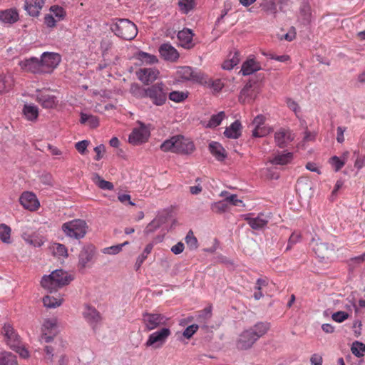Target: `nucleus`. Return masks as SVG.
<instances>
[{"instance_id": "bf43d9fd", "label": "nucleus", "mask_w": 365, "mask_h": 365, "mask_svg": "<svg viewBox=\"0 0 365 365\" xmlns=\"http://www.w3.org/2000/svg\"><path fill=\"white\" fill-rule=\"evenodd\" d=\"M225 200H226L227 203H230V205H235V206H245L243 204V202L237 198V195L235 194H232L229 196H226Z\"/></svg>"}, {"instance_id": "a19ab883", "label": "nucleus", "mask_w": 365, "mask_h": 365, "mask_svg": "<svg viewBox=\"0 0 365 365\" xmlns=\"http://www.w3.org/2000/svg\"><path fill=\"white\" fill-rule=\"evenodd\" d=\"M93 180L102 190H111L113 189V183L103 180L98 173L93 174Z\"/></svg>"}, {"instance_id": "0e129e2a", "label": "nucleus", "mask_w": 365, "mask_h": 365, "mask_svg": "<svg viewBox=\"0 0 365 365\" xmlns=\"http://www.w3.org/2000/svg\"><path fill=\"white\" fill-rule=\"evenodd\" d=\"M331 163L334 167L336 171H339L344 165V162L342 161L339 157L333 156L331 158Z\"/></svg>"}, {"instance_id": "dca6fc26", "label": "nucleus", "mask_w": 365, "mask_h": 365, "mask_svg": "<svg viewBox=\"0 0 365 365\" xmlns=\"http://www.w3.org/2000/svg\"><path fill=\"white\" fill-rule=\"evenodd\" d=\"M159 71L151 68H140L136 71L138 78L144 84L149 85L154 82L158 77Z\"/></svg>"}, {"instance_id": "5701e85b", "label": "nucleus", "mask_w": 365, "mask_h": 365, "mask_svg": "<svg viewBox=\"0 0 365 365\" xmlns=\"http://www.w3.org/2000/svg\"><path fill=\"white\" fill-rule=\"evenodd\" d=\"M19 19V12L15 8L0 11V21L4 24H13L18 21Z\"/></svg>"}, {"instance_id": "393cba45", "label": "nucleus", "mask_w": 365, "mask_h": 365, "mask_svg": "<svg viewBox=\"0 0 365 365\" xmlns=\"http://www.w3.org/2000/svg\"><path fill=\"white\" fill-rule=\"evenodd\" d=\"M265 121V117L263 115H257L253 121L252 124L255 125V128L252 130V136L255 138H260L267 135V130L264 127H262Z\"/></svg>"}, {"instance_id": "bb28decb", "label": "nucleus", "mask_w": 365, "mask_h": 365, "mask_svg": "<svg viewBox=\"0 0 365 365\" xmlns=\"http://www.w3.org/2000/svg\"><path fill=\"white\" fill-rule=\"evenodd\" d=\"M260 69L259 62L256 61L254 58H248L242 63L240 72L243 76H249Z\"/></svg>"}, {"instance_id": "e433bc0d", "label": "nucleus", "mask_w": 365, "mask_h": 365, "mask_svg": "<svg viewBox=\"0 0 365 365\" xmlns=\"http://www.w3.org/2000/svg\"><path fill=\"white\" fill-rule=\"evenodd\" d=\"M80 123L85 124L88 123L91 128H96L99 125V120L97 116L81 113Z\"/></svg>"}, {"instance_id": "4be33fe9", "label": "nucleus", "mask_w": 365, "mask_h": 365, "mask_svg": "<svg viewBox=\"0 0 365 365\" xmlns=\"http://www.w3.org/2000/svg\"><path fill=\"white\" fill-rule=\"evenodd\" d=\"M193 36L194 34L191 29L185 28L178 32V38L183 48H190L194 46L192 43Z\"/></svg>"}, {"instance_id": "7c9ffc66", "label": "nucleus", "mask_w": 365, "mask_h": 365, "mask_svg": "<svg viewBox=\"0 0 365 365\" xmlns=\"http://www.w3.org/2000/svg\"><path fill=\"white\" fill-rule=\"evenodd\" d=\"M293 160V153L287 152L286 153H278L269 160V163L274 165H285L290 163Z\"/></svg>"}, {"instance_id": "774afa93", "label": "nucleus", "mask_w": 365, "mask_h": 365, "mask_svg": "<svg viewBox=\"0 0 365 365\" xmlns=\"http://www.w3.org/2000/svg\"><path fill=\"white\" fill-rule=\"evenodd\" d=\"M322 356L317 354H314L310 358L312 365H322Z\"/></svg>"}, {"instance_id": "e2e57ef3", "label": "nucleus", "mask_w": 365, "mask_h": 365, "mask_svg": "<svg viewBox=\"0 0 365 365\" xmlns=\"http://www.w3.org/2000/svg\"><path fill=\"white\" fill-rule=\"evenodd\" d=\"M88 145L89 141L87 140H83L76 143L75 145V148L81 154H85L86 151L87 150V147Z\"/></svg>"}, {"instance_id": "9d476101", "label": "nucleus", "mask_w": 365, "mask_h": 365, "mask_svg": "<svg viewBox=\"0 0 365 365\" xmlns=\"http://www.w3.org/2000/svg\"><path fill=\"white\" fill-rule=\"evenodd\" d=\"M259 79H254L253 78H250L244 88L240 91L239 101L245 103L247 98L254 99L259 93Z\"/></svg>"}, {"instance_id": "412c9836", "label": "nucleus", "mask_w": 365, "mask_h": 365, "mask_svg": "<svg viewBox=\"0 0 365 365\" xmlns=\"http://www.w3.org/2000/svg\"><path fill=\"white\" fill-rule=\"evenodd\" d=\"M160 56L166 61L175 62L179 58L178 51L169 43H163L159 47Z\"/></svg>"}, {"instance_id": "f257e3e1", "label": "nucleus", "mask_w": 365, "mask_h": 365, "mask_svg": "<svg viewBox=\"0 0 365 365\" xmlns=\"http://www.w3.org/2000/svg\"><path fill=\"white\" fill-rule=\"evenodd\" d=\"M269 328L268 323L259 322L253 327L243 331L239 336L236 342L239 350H247L257 341L259 338L264 335Z\"/></svg>"}, {"instance_id": "a211bd4d", "label": "nucleus", "mask_w": 365, "mask_h": 365, "mask_svg": "<svg viewBox=\"0 0 365 365\" xmlns=\"http://www.w3.org/2000/svg\"><path fill=\"white\" fill-rule=\"evenodd\" d=\"M45 2L46 0H25L24 9L29 16L37 17L40 15Z\"/></svg>"}, {"instance_id": "ddd939ff", "label": "nucleus", "mask_w": 365, "mask_h": 365, "mask_svg": "<svg viewBox=\"0 0 365 365\" xmlns=\"http://www.w3.org/2000/svg\"><path fill=\"white\" fill-rule=\"evenodd\" d=\"M41 340L46 343L51 342L57 334L56 319H46L41 327Z\"/></svg>"}, {"instance_id": "338daca9", "label": "nucleus", "mask_w": 365, "mask_h": 365, "mask_svg": "<svg viewBox=\"0 0 365 365\" xmlns=\"http://www.w3.org/2000/svg\"><path fill=\"white\" fill-rule=\"evenodd\" d=\"M184 248V244L182 242H179L171 247V252L175 255H179L183 252Z\"/></svg>"}, {"instance_id": "de8ad7c7", "label": "nucleus", "mask_w": 365, "mask_h": 365, "mask_svg": "<svg viewBox=\"0 0 365 365\" xmlns=\"http://www.w3.org/2000/svg\"><path fill=\"white\" fill-rule=\"evenodd\" d=\"M138 58L148 64H154L158 62V58L155 55L144 51H139L138 53Z\"/></svg>"}, {"instance_id": "13d9d810", "label": "nucleus", "mask_w": 365, "mask_h": 365, "mask_svg": "<svg viewBox=\"0 0 365 365\" xmlns=\"http://www.w3.org/2000/svg\"><path fill=\"white\" fill-rule=\"evenodd\" d=\"M348 317L349 314L344 311L334 312L331 316L332 319L339 323L343 322L344 320L348 319Z\"/></svg>"}, {"instance_id": "603ef678", "label": "nucleus", "mask_w": 365, "mask_h": 365, "mask_svg": "<svg viewBox=\"0 0 365 365\" xmlns=\"http://www.w3.org/2000/svg\"><path fill=\"white\" fill-rule=\"evenodd\" d=\"M185 240L190 250H195L198 247L197 240L194 236L192 231L190 230L187 232Z\"/></svg>"}, {"instance_id": "37998d69", "label": "nucleus", "mask_w": 365, "mask_h": 365, "mask_svg": "<svg viewBox=\"0 0 365 365\" xmlns=\"http://www.w3.org/2000/svg\"><path fill=\"white\" fill-rule=\"evenodd\" d=\"M130 93L137 98H145L146 88L140 86L138 83H133L130 85Z\"/></svg>"}, {"instance_id": "8fccbe9b", "label": "nucleus", "mask_w": 365, "mask_h": 365, "mask_svg": "<svg viewBox=\"0 0 365 365\" xmlns=\"http://www.w3.org/2000/svg\"><path fill=\"white\" fill-rule=\"evenodd\" d=\"M43 303L48 308H56L61 305L62 300H58L53 297L46 295L43 298Z\"/></svg>"}, {"instance_id": "69168bd1", "label": "nucleus", "mask_w": 365, "mask_h": 365, "mask_svg": "<svg viewBox=\"0 0 365 365\" xmlns=\"http://www.w3.org/2000/svg\"><path fill=\"white\" fill-rule=\"evenodd\" d=\"M94 151L96 153L94 159L96 160H100L103 158V154L106 152V147L103 144H101L94 148Z\"/></svg>"}, {"instance_id": "1a4fd4ad", "label": "nucleus", "mask_w": 365, "mask_h": 365, "mask_svg": "<svg viewBox=\"0 0 365 365\" xmlns=\"http://www.w3.org/2000/svg\"><path fill=\"white\" fill-rule=\"evenodd\" d=\"M177 74L179 78L184 81H190L199 83L200 84L208 83L207 81L205 78L204 75L201 72L197 71L190 66H182L179 68L177 71Z\"/></svg>"}, {"instance_id": "864d4df0", "label": "nucleus", "mask_w": 365, "mask_h": 365, "mask_svg": "<svg viewBox=\"0 0 365 365\" xmlns=\"http://www.w3.org/2000/svg\"><path fill=\"white\" fill-rule=\"evenodd\" d=\"M128 244V242L126 241L122 244L113 245V246H111L109 247H106L103 249V252L104 254H108V255H116L122 250V248L123 246H125Z\"/></svg>"}, {"instance_id": "7ed1b4c3", "label": "nucleus", "mask_w": 365, "mask_h": 365, "mask_svg": "<svg viewBox=\"0 0 365 365\" xmlns=\"http://www.w3.org/2000/svg\"><path fill=\"white\" fill-rule=\"evenodd\" d=\"M110 29L118 37L127 41L133 39L138 34L136 25L127 19H116Z\"/></svg>"}, {"instance_id": "c756f323", "label": "nucleus", "mask_w": 365, "mask_h": 365, "mask_svg": "<svg viewBox=\"0 0 365 365\" xmlns=\"http://www.w3.org/2000/svg\"><path fill=\"white\" fill-rule=\"evenodd\" d=\"M241 129L242 124L240 120H237L225 128L224 135L227 138L237 139L241 136Z\"/></svg>"}, {"instance_id": "a18cd8bd", "label": "nucleus", "mask_w": 365, "mask_h": 365, "mask_svg": "<svg viewBox=\"0 0 365 365\" xmlns=\"http://www.w3.org/2000/svg\"><path fill=\"white\" fill-rule=\"evenodd\" d=\"M352 354L356 357H361L365 354V344L359 341L353 342L351 348Z\"/></svg>"}, {"instance_id": "0eeeda50", "label": "nucleus", "mask_w": 365, "mask_h": 365, "mask_svg": "<svg viewBox=\"0 0 365 365\" xmlns=\"http://www.w3.org/2000/svg\"><path fill=\"white\" fill-rule=\"evenodd\" d=\"M171 334L169 328L163 327L148 336V339L145 344L146 347L152 346L155 349H159L163 346L167 339Z\"/></svg>"}, {"instance_id": "a878e982", "label": "nucleus", "mask_w": 365, "mask_h": 365, "mask_svg": "<svg viewBox=\"0 0 365 365\" xmlns=\"http://www.w3.org/2000/svg\"><path fill=\"white\" fill-rule=\"evenodd\" d=\"M209 150L218 161H224L227 157L225 149L218 142H211L209 144Z\"/></svg>"}, {"instance_id": "473e14b6", "label": "nucleus", "mask_w": 365, "mask_h": 365, "mask_svg": "<svg viewBox=\"0 0 365 365\" xmlns=\"http://www.w3.org/2000/svg\"><path fill=\"white\" fill-rule=\"evenodd\" d=\"M264 215L260 213L256 217H246L245 220L247 222L248 225L253 230H261L267 226L268 223V220L262 217Z\"/></svg>"}, {"instance_id": "6e6552de", "label": "nucleus", "mask_w": 365, "mask_h": 365, "mask_svg": "<svg viewBox=\"0 0 365 365\" xmlns=\"http://www.w3.org/2000/svg\"><path fill=\"white\" fill-rule=\"evenodd\" d=\"M43 74L51 73L61 61V56L54 52H43L40 58Z\"/></svg>"}, {"instance_id": "2eb2a0df", "label": "nucleus", "mask_w": 365, "mask_h": 365, "mask_svg": "<svg viewBox=\"0 0 365 365\" xmlns=\"http://www.w3.org/2000/svg\"><path fill=\"white\" fill-rule=\"evenodd\" d=\"M96 248L91 244L85 245L78 255V267L79 269L86 268L87 264L91 262L95 255Z\"/></svg>"}, {"instance_id": "4c0bfd02", "label": "nucleus", "mask_w": 365, "mask_h": 365, "mask_svg": "<svg viewBox=\"0 0 365 365\" xmlns=\"http://www.w3.org/2000/svg\"><path fill=\"white\" fill-rule=\"evenodd\" d=\"M226 115L224 111H220L217 114L211 115L210 120L205 125V128H214L220 125L222 120L225 118Z\"/></svg>"}, {"instance_id": "4d7b16f0", "label": "nucleus", "mask_w": 365, "mask_h": 365, "mask_svg": "<svg viewBox=\"0 0 365 365\" xmlns=\"http://www.w3.org/2000/svg\"><path fill=\"white\" fill-rule=\"evenodd\" d=\"M53 253L59 257H67V248L62 244L57 243L53 247Z\"/></svg>"}, {"instance_id": "423d86ee", "label": "nucleus", "mask_w": 365, "mask_h": 365, "mask_svg": "<svg viewBox=\"0 0 365 365\" xmlns=\"http://www.w3.org/2000/svg\"><path fill=\"white\" fill-rule=\"evenodd\" d=\"M142 320L148 331L153 330L161 326L166 325L168 318L161 314L144 312Z\"/></svg>"}, {"instance_id": "c9c22d12", "label": "nucleus", "mask_w": 365, "mask_h": 365, "mask_svg": "<svg viewBox=\"0 0 365 365\" xmlns=\"http://www.w3.org/2000/svg\"><path fill=\"white\" fill-rule=\"evenodd\" d=\"M0 365H18L16 356L8 351L1 352Z\"/></svg>"}, {"instance_id": "4468645a", "label": "nucleus", "mask_w": 365, "mask_h": 365, "mask_svg": "<svg viewBox=\"0 0 365 365\" xmlns=\"http://www.w3.org/2000/svg\"><path fill=\"white\" fill-rule=\"evenodd\" d=\"M2 333L6 339V344L11 349L20 347V344H21L20 336L15 331L11 325L5 324L2 327Z\"/></svg>"}, {"instance_id": "aec40b11", "label": "nucleus", "mask_w": 365, "mask_h": 365, "mask_svg": "<svg viewBox=\"0 0 365 365\" xmlns=\"http://www.w3.org/2000/svg\"><path fill=\"white\" fill-rule=\"evenodd\" d=\"M83 316L93 329L101 319L99 312L95 307L88 304L85 305Z\"/></svg>"}, {"instance_id": "3c124183", "label": "nucleus", "mask_w": 365, "mask_h": 365, "mask_svg": "<svg viewBox=\"0 0 365 365\" xmlns=\"http://www.w3.org/2000/svg\"><path fill=\"white\" fill-rule=\"evenodd\" d=\"M46 276L47 275H44L42 277L41 281V286L43 288L48 289L50 291V292H52L53 291H56L57 289H58L59 287H57L56 282H55L53 278L51 279V280H49V279H48V278H46Z\"/></svg>"}, {"instance_id": "79ce46f5", "label": "nucleus", "mask_w": 365, "mask_h": 365, "mask_svg": "<svg viewBox=\"0 0 365 365\" xmlns=\"http://www.w3.org/2000/svg\"><path fill=\"white\" fill-rule=\"evenodd\" d=\"M172 217V210L171 209H164L163 210L159 212L157 216L154 218L157 222H158L159 225L161 227L163 225L166 223Z\"/></svg>"}, {"instance_id": "f8f14e48", "label": "nucleus", "mask_w": 365, "mask_h": 365, "mask_svg": "<svg viewBox=\"0 0 365 365\" xmlns=\"http://www.w3.org/2000/svg\"><path fill=\"white\" fill-rule=\"evenodd\" d=\"M19 66L21 69L26 72L31 73L34 74H43L41 60L36 57H30L24 58L19 61Z\"/></svg>"}, {"instance_id": "58836bf2", "label": "nucleus", "mask_w": 365, "mask_h": 365, "mask_svg": "<svg viewBox=\"0 0 365 365\" xmlns=\"http://www.w3.org/2000/svg\"><path fill=\"white\" fill-rule=\"evenodd\" d=\"M13 84L14 81L11 76H0V94L8 92L11 89Z\"/></svg>"}, {"instance_id": "f03ea898", "label": "nucleus", "mask_w": 365, "mask_h": 365, "mask_svg": "<svg viewBox=\"0 0 365 365\" xmlns=\"http://www.w3.org/2000/svg\"><path fill=\"white\" fill-rule=\"evenodd\" d=\"M160 150L163 152L190 155L195 150V146L190 139L185 138L181 135H178L165 140L160 145Z\"/></svg>"}, {"instance_id": "f3484780", "label": "nucleus", "mask_w": 365, "mask_h": 365, "mask_svg": "<svg viewBox=\"0 0 365 365\" xmlns=\"http://www.w3.org/2000/svg\"><path fill=\"white\" fill-rule=\"evenodd\" d=\"M21 205L26 209L34 211L40 206L35 194L31 192H24L19 197Z\"/></svg>"}, {"instance_id": "680f3d73", "label": "nucleus", "mask_w": 365, "mask_h": 365, "mask_svg": "<svg viewBox=\"0 0 365 365\" xmlns=\"http://www.w3.org/2000/svg\"><path fill=\"white\" fill-rule=\"evenodd\" d=\"M50 11L53 13L56 17L59 19H63L66 16V11L63 7L59 6H52L50 8Z\"/></svg>"}, {"instance_id": "9b49d317", "label": "nucleus", "mask_w": 365, "mask_h": 365, "mask_svg": "<svg viewBox=\"0 0 365 365\" xmlns=\"http://www.w3.org/2000/svg\"><path fill=\"white\" fill-rule=\"evenodd\" d=\"M140 128H134L128 137V142L134 145L145 143L150 136V132L144 123L140 122Z\"/></svg>"}, {"instance_id": "09e8293b", "label": "nucleus", "mask_w": 365, "mask_h": 365, "mask_svg": "<svg viewBox=\"0 0 365 365\" xmlns=\"http://www.w3.org/2000/svg\"><path fill=\"white\" fill-rule=\"evenodd\" d=\"M188 97L187 92L175 91L169 93V99L175 103H180Z\"/></svg>"}, {"instance_id": "2f4dec72", "label": "nucleus", "mask_w": 365, "mask_h": 365, "mask_svg": "<svg viewBox=\"0 0 365 365\" xmlns=\"http://www.w3.org/2000/svg\"><path fill=\"white\" fill-rule=\"evenodd\" d=\"M299 19L302 24L307 26L312 21L311 6L307 2H303L299 9Z\"/></svg>"}, {"instance_id": "6e6d98bb", "label": "nucleus", "mask_w": 365, "mask_h": 365, "mask_svg": "<svg viewBox=\"0 0 365 365\" xmlns=\"http://www.w3.org/2000/svg\"><path fill=\"white\" fill-rule=\"evenodd\" d=\"M200 325L199 324H192L188 326L182 332V335L186 339H190L193 334L198 330Z\"/></svg>"}, {"instance_id": "f704fd0d", "label": "nucleus", "mask_w": 365, "mask_h": 365, "mask_svg": "<svg viewBox=\"0 0 365 365\" xmlns=\"http://www.w3.org/2000/svg\"><path fill=\"white\" fill-rule=\"evenodd\" d=\"M274 140L278 147L284 148L292 139L289 135H287L285 130L280 129L274 133Z\"/></svg>"}, {"instance_id": "49530a36", "label": "nucleus", "mask_w": 365, "mask_h": 365, "mask_svg": "<svg viewBox=\"0 0 365 365\" xmlns=\"http://www.w3.org/2000/svg\"><path fill=\"white\" fill-rule=\"evenodd\" d=\"M228 208L229 205L225 199L223 200L214 202L211 205L212 210L217 214H222L227 212L228 210Z\"/></svg>"}, {"instance_id": "72a5a7b5", "label": "nucleus", "mask_w": 365, "mask_h": 365, "mask_svg": "<svg viewBox=\"0 0 365 365\" xmlns=\"http://www.w3.org/2000/svg\"><path fill=\"white\" fill-rule=\"evenodd\" d=\"M22 112L28 120L34 121L38 118V108L34 104H25Z\"/></svg>"}, {"instance_id": "c85d7f7f", "label": "nucleus", "mask_w": 365, "mask_h": 365, "mask_svg": "<svg viewBox=\"0 0 365 365\" xmlns=\"http://www.w3.org/2000/svg\"><path fill=\"white\" fill-rule=\"evenodd\" d=\"M37 101L45 108H52L58 103L56 96L44 93L37 96Z\"/></svg>"}, {"instance_id": "cd10ccee", "label": "nucleus", "mask_w": 365, "mask_h": 365, "mask_svg": "<svg viewBox=\"0 0 365 365\" xmlns=\"http://www.w3.org/2000/svg\"><path fill=\"white\" fill-rule=\"evenodd\" d=\"M333 250L334 245L328 242H319L314 247V252L322 259L328 258V255Z\"/></svg>"}, {"instance_id": "5fc2aeb1", "label": "nucleus", "mask_w": 365, "mask_h": 365, "mask_svg": "<svg viewBox=\"0 0 365 365\" xmlns=\"http://www.w3.org/2000/svg\"><path fill=\"white\" fill-rule=\"evenodd\" d=\"M180 9L185 13L187 14L195 6V0H182L178 2Z\"/></svg>"}, {"instance_id": "b1692460", "label": "nucleus", "mask_w": 365, "mask_h": 365, "mask_svg": "<svg viewBox=\"0 0 365 365\" xmlns=\"http://www.w3.org/2000/svg\"><path fill=\"white\" fill-rule=\"evenodd\" d=\"M212 305L207 306L203 309L198 311L196 314V321L201 325L202 328L207 329V323L212 316Z\"/></svg>"}, {"instance_id": "6ab92c4d", "label": "nucleus", "mask_w": 365, "mask_h": 365, "mask_svg": "<svg viewBox=\"0 0 365 365\" xmlns=\"http://www.w3.org/2000/svg\"><path fill=\"white\" fill-rule=\"evenodd\" d=\"M46 278L49 280L53 278L55 282H56L57 287L59 288L68 284L73 279L71 275H68L67 272L62 269L54 270L49 275L46 276Z\"/></svg>"}, {"instance_id": "20e7f679", "label": "nucleus", "mask_w": 365, "mask_h": 365, "mask_svg": "<svg viewBox=\"0 0 365 365\" xmlns=\"http://www.w3.org/2000/svg\"><path fill=\"white\" fill-rule=\"evenodd\" d=\"M61 229L67 237L80 240L85 237L88 226L85 220L75 219L63 223Z\"/></svg>"}, {"instance_id": "39448f33", "label": "nucleus", "mask_w": 365, "mask_h": 365, "mask_svg": "<svg viewBox=\"0 0 365 365\" xmlns=\"http://www.w3.org/2000/svg\"><path fill=\"white\" fill-rule=\"evenodd\" d=\"M168 88L163 82H158L146 88L145 98H149L153 105L163 106L167 101Z\"/></svg>"}, {"instance_id": "c03bdc74", "label": "nucleus", "mask_w": 365, "mask_h": 365, "mask_svg": "<svg viewBox=\"0 0 365 365\" xmlns=\"http://www.w3.org/2000/svg\"><path fill=\"white\" fill-rule=\"evenodd\" d=\"M11 228L6 224H0V240L6 244H10L11 240Z\"/></svg>"}, {"instance_id": "052dcab7", "label": "nucleus", "mask_w": 365, "mask_h": 365, "mask_svg": "<svg viewBox=\"0 0 365 365\" xmlns=\"http://www.w3.org/2000/svg\"><path fill=\"white\" fill-rule=\"evenodd\" d=\"M158 222H156L154 219L146 226L144 230V234L145 235H149L151 233H153L155 230L160 228Z\"/></svg>"}, {"instance_id": "ea45409f", "label": "nucleus", "mask_w": 365, "mask_h": 365, "mask_svg": "<svg viewBox=\"0 0 365 365\" xmlns=\"http://www.w3.org/2000/svg\"><path fill=\"white\" fill-rule=\"evenodd\" d=\"M153 248V243H149L145 247L143 252L137 258L136 262L135 264V269L136 271L139 270L142 264L147 259L148 255L150 254Z\"/></svg>"}]
</instances>
